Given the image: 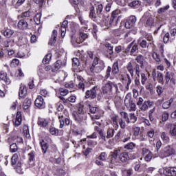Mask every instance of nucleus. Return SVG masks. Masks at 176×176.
Returning a JSON list of instances; mask_svg holds the SVG:
<instances>
[{
  "mask_svg": "<svg viewBox=\"0 0 176 176\" xmlns=\"http://www.w3.org/2000/svg\"><path fill=\"white\" fill-rule=\"evenodd\" d=\"M49 131L51 135H55V137L58 135V129H56L54 126H50Z\"/></svg>",
  "mask_w": 176,
  "mask_h": 176,
  "instance_id": "nucleus-45",
  "label": "nucleus"
},
{
  "mask_svg": "<svg viewBox=\"0 0 176 176\" xmlns=\"http://www.w3.org/2000/svg\"><path fill=\"white\" fill-rule=\"evenodd\" d=\"M85 30H87V27H82L80 30L79 38L76 40L77 43H82L85 42L87 38H89V35L83 32Z\"/></svg>",
  "mask_w": 176,
  "mask_h": 176,
  "instance_id": "nucleus-9",
  "label": "nucleus"
},
{
  "mask_svg": "<svg viewBox=\"0 0 176 176\" xmlns=\"http://www.w3.org/2000/svg\"><path fill=\"white\" fill-rule=\"evenodd\" d=\"M41 146L43 151V153H46L47 151V148H49V146H47V143L45 142V140H42L41 142Z\"/></svg>",
  "mask_w": 176,
  "mask_h": 176,
  "instance_id": "nucleus-46",
  "label": "nucleus"
},
{
  "mask_svg": "<svg viewBox=\"0 0 176 176\" xmlns=\"http://www.w3.org/2000/svg\"><path fill=\"white\" fill-rule=\"evenodd\" d=\"M55 52H56V53H55L56 57H61V56H63V54H64L63 49L56 50Z\"/></svg>",
  "mask_w": 176,
  "mask_h": 176,
  "instance_id": "nucleus-61",
  "label": "nucleus"
},
{
  "mask_svg": "<svg viewBox=\"0 0 176 176\" xmlns=\"http://www.w3.org/2000/svg\"><path fill=\"white\" fill-rule=\"evenodd\" d=\"M78 19H79V21H80V22L82 25H85L84 27H87V24L89 23L88 21L85 20L83 19V17H82L80 16H78Z\"/></svg>",
  "mask_w": 176,
  "mask_h": 176,
  "instance_id": "nucleus-63",
  "label": "nucleus"
},
{
  "mask_svg": "<svg viewBox=\"0 0 176 176\" xmlns=\"http://www.w3.org/2000/svg\"><path fill=\"white\" fill-rule=\"evenodd\" d=\"M153 105V102L151 100L144 101L143 104L139 107L140 111H148V108H151Z\"/></svg>",
  "mask_w": 176,
  "mask_h": 176,
  "instance_id": "nucleus-19",
  "label": "nucleus"
},
{
  "mask_svg": "<svg viewBox=\"0 0 176 176\" xmlns=\"http://www.w3.org/2000/svg\"><path fill=\"white\" fill-rule=\"evenodd\" d=\"M135 60L138 63V64H140V68L142 69H144V63H145V58H144V56H142V54H139L135 57Z\"/></svg>",
  "mask_w": 176,
  "mask_h": 176,
  "instance_id": "nucleus-22",
  "label": "nucleus"
},
{
  "mask_svg": "<svg viewBox=\"0 0 176 176\" xmlns=\"http://www.w3.org/2000/svg\"><path fill=\"white\" fill-rule=\"evenodd\" d=\"M19 155H17V153H15L12 155V157H11V164L12 166H13V167H14L15 166L17 165V164L19 163Z\"/></svg>",
  "mask_w": 176,
  "mask_h": 176,
  "instance_id": "nucleus-36",
  "label": "nucleus"
},
{
  "mask_svg": "<svg viewBox=\"0 0 176 176\" xmlns=\"http://www.w3.org/2000/svg\"><path fill=\"white\" fill-rule=\"evenodd\" d=\"M104 46L107 49V53H108L109 56H112V54H113V45H111L109 43H104Z\"/></svg>",
  "mask_w": 176,
  "mask_h": 176,
  "instance_id": "nucleus-31",
  "label": "nucleus"
},
{
  "mask_svg": "<svg viewBox=\"0 0 176 176\" xmlns=\"http://www.w3.org/2000/svg\"><path fill=\"white\" fill-rule=\"evenodd\" d=\"M85 113H87L85 112V111H83V105L80 104L78 107L76 115H80V114H85Z\"/></svg>",
  "mask_w": 176,
  "mask_h": 176,
  "instance_id": "nucleus-58",
  "label": "nucleus"
},
{
  "mask_svg": "<svg viewBox=\"0 0 176 176\" xmlns=\"http://www.w3.org/2000/svg\"><path fill=\"white\" fill-rule=\"evenodd\" d=\"M157 82H159V83H162L163 85L164 83L163 74H162L160 72H157Z\"/></svg>",
  "mask_w": 176,
  "mask_h": 176,
  "instance_id": "nucleus-54",
  "label": "nucleus"
},
{
  "mask_svg": "<svg viewBox=\"0 0 176 176\" xmlns=\"http://www.w3.org/2000/svg\"><path fill=\"white\" fill-rule=\"evenodd\" d=\"M68 25V21H64L61 25H58V27H60V35L62 38H64L65 36V32H67V27Z\"/></svg>",
  "mask_w": 176,
  "mask_h": 176,
  "instance_id": "nucleus-24",
  "label": "nucleus"
},
{
  "mask_svg": "<svg viewBox=\"0 0 176 176\" xmlns=\"http://www.w3.org/2000/svg\"><path fill=\"white\" fill-rule=\"evenodd\" d=\"M98 88L97 86H94L91 89V90H87L85 92V98H91V100H94V98H97V91Z\"/></svg>",
  "mask_w": 176,
  "mask_h": 176,
  "instance_id": "nucleus-7",
  "label": "nucleus"
},
{
  "mask_svg": "<svg viewBox=\"0 0 176 176\" xmlns=\"http://www.w3.org/2000/svg\"><path fill=\"white\" fill-rule=\"evenodd\" d=\"M101 13H102V5L99 4L96 8V10H94V7L90 8L89 17L91 20H93V21L97 23L98 21V16L100 17V16H101Z\"/></svg>",
  "mask_w": 176,
  "mask_h": 176,
  "instance_id": "nucleus-3",
  "label": "nucleus"
},
{
  "mask_svg": "<svg viewBox=\"0 0 176 176\" xmlns=\"http://www.w3.org/2000/svg\"><path fill=\"white\" fill-rule=\"evenodd\" d=\"M173 98H170V100L166 101L162 104V108L164 109H168V108L171 107V104H173Z\"/></svg>",
  "mask_w": 176,
  "mask_h": 176,
  "instance_id": "nucleus-42",
  "label": "nucleus"
},
{
  "mask_svg": "<svg viewBox=\"0 0 176 176\" xmlns=\"http://www.w3.org/2000/svg\"><path fill=\"white\" fill-rule=\"evenodd\" d=\"M32 16V12H31L30 10L25 11L21 14V18L27 21H32V18H31Z\"/></svg>",
  "mask_w": 176,
  "mask_h": 176,
  "instance_id": "nucleus-27",
  "label": "nucleus"
},
{
  "mask_svg": "<svg viewBox=\"0 0 176 176\" xmlns=\"http://www.w3.org/2000/svg\"><path fill=\"white\" fill-rule=\"evenodd\" d=\"M3 34L6 38H10V36L13 35L14 32L10 29H6L5 31L3 32Z\"/></svg>",
  "mask_w": 176,
  "mask_h": 176,
  "instance_id": "nucleus-47",
  "label": "nucleus"
},
{
  "mask_svg": "<svg viewBox=\"0 0 176 176\" xmlns=\"http://www.w3.org/2000/svg\"><path fill=\"white\" fill-rule=\"evenodd\" d=\"M166 83L170 82L173 85H175V80L174 79V73L167 72L165 75Z\"/></svg>",
  "mask_w": 176,
  "mask_h": 176,
  "instance_id": "nucleus-18",
  "label": "nucleus"
},
{
  "mask_svg": "<svg viewBox=\"0 0 176 176\" xmlns=\"http://www.w3.org/2000/svg\"><path fill=\"white\" fill-rule=\"evenodd\" d=\"M57 38V30H54L52 32V34L50 38V41L49 42V45H50L51 46H54V45L56 43V38Z\"/></svg>",
  "mask_w": 176,
  "mask_h": 176,
  "instance_id": "nucleus-29",
  "label": "nucleus"
},
{
  "mask_svg": "<svg viewBox=\"0 0 176 176\" xmlns=\"http://www.w3.org/2000/svg\"><path fill=\"white\" fill-rule=\"evenodd\" d=\"M168 176H176V167H170L166 170Z\"/></svg>",
  "mask_w": 176,
  "mask_h": 176,
  "instance_id": "nucleus-39",
  "label": "nucleus"
},
{
  "mask_svg": "<svg viewBox=\"0 0 176 176\" xmlns=\"http://www.w3.org/2000/svg\"><path fill=\"white\" fill-rule=\"evenodd\" d=\"M119 21H120V19L113 18V16H111L109 24L110 25H111V27H116V25H118Z\"/></svg>",
  "mask_w": 176,
  "mask_h": 176,
  "instance_id": "nucleus-38",
  "label": "nucleus"
},
{
  "mask_svg": "<svg viewBox=\"0 0 176 176\" xmlns=\"http://www.w3.org/2000/svg\"><path fill=\"white\" fill-rule=\"evenodd\" d=\"M34 104L37 108H39V109H43V108H45V101L43 100V98L41 96H38L34 101Z\"/></svg>",
  "mask_w": 176,
  "mask_h": 176,
  "instance_id": "nucleus-16",
  "label": "nucleus"
},
{
  "mask_svg": "<svg viewBox=\"0 0 176 176\" xmlns=\"http://www.w3.org/2000/svg\"><path fill=\"white\" fill-rule=\"evenodd\" d=\"M129 159V153L123 152L120 153L119 160H120L122 163H126Z\"/></svg>",
  "mask_w": 176,
  "mask_h": 176,
  "instance_id": "nucleus-28",
  "label": "nucleus"
},
{
  "mask_svg": "<svg viewBox=\"0 0 176 176\" xmlns=\"http://www.w3.org/2000/svg\"><path fill=\"white\" fill-rule=\"evenodd\" d=\"M37 124L40 127L46 129V128L49 127V125L50 124V119L38 117Z\"/></svg>",
  "mask_w": 176,
  "mask_h": 176,
  "instance_id": "nucleus-11",
  "label": "nucleus"
},
{
  "mask_svg": "<svg viewBox=\"0 0 176 176\" xmlns=\"http://www.w3.org/2000/svg\"><path fill=\"white\" fill-rule=\"evenodd\" d=\"M31 107V100L26 98L25 99L23 104V109H28Z\"/></svg>",
  "mask_w": 176,
  "mask_h": 176,
  "instance_id": "nucleus-43",
  "label": "nucleus"
},
{
  "mask_svg": "<svg viewBox=\"0 0 176 176\" xmlns=\"http://www.w3.org/2000/svg\"><path fill=\"white\" fill-rule=\"evenodd\" d=\"M115 89V90H118V85H116L113 82L108 81L102 87V91L104 96H106L107 98H112V90Z\"/></svg>",
  "mask_w": 176,
  "mask_h": 176,
  "instance_id": "nucleus-1",
  "label": "nucleus"
},
{
  "mask_svg": "<svg viewBox=\"0 0 176 176\" xmlns=\"http://www.w3.org/2000/svg\"><path fill=\"white\" fill-rule=\"evenodd\" d=\"M20 64V60L17 58H14L10 63V67H17Z\"/></svg>",
  "mask_w": 176,
  "mask_h": 176,
  "instance_id": "nucleus-62",
  "label": "nucleus"
},
{
  "mask_svg": "<svg viewBox=\"0 0 176 176\" xmlns=\"http://www.w3.org/2000/svg\"><path fill=\"white\" fill-rule=\"evenodd\" d=\"M21 122H23V118L21 117V112L18 111L16 113V117L14 121H13L14 125L15 127H19L20 124H21Z\"/></svg>",
  "mask_w": 176,
  "mask_h": 176,
  "instance_id": "nucleus-23",
  "label": "nucleus"
},
{
  "mask_svg": "<svg viewBox=\"0 0 176 176\" xmlns=\"http://www.w3.org/2000/svg\"><path fill=\"white\" fill-rule=\"evenodd\" d=\"M74 78L75 79H77V80H80V82L78 83V87L80 90H82V91H85V82H83V80H85V79H83V77H82V76H79L78 74H74Z\"/></svg>",
  "mask_w": 176,
  "mask_h": 176,
  "instance_id": "nucleus-17",
  "label": "nucleus"
},
{
  "mask_svg": "<svg viewBox=\"0 0 176 176\" xmlns=\"http://www.w3.org/2000/svg\"><path fill=\"white\" fill-rule=\"evenodd\" d=\"M172 155H175V150L171 146H166L164 147L158 154H155L154 157H161V159H164V157H168Z\"/></svg>",
  "mask_w": 176,
  "mask_h": 176,
  "instance_id": "nucleus-2",
  "label": "nucleus"
},
{
  "mask_svg": "<svg viewBox=\"0 0 176 176\" xmlns=\"http://www.w3.org/2000/svg\"><path fill=\"white\" fill-rule=\"evenodd\" d=\"M107 157H108V154L105 152H102L100 154V155L98 157V160L95 161V164H97V166H104V162L107 160Z\"/></svg>",
  "mask_w": 176,
  "mask_h": 176,
  "instance_id": "nucleus-12",
  "label": "nucleus"
},
{
  "mask_svg": "<svg viewBox=\"0 0 176 176\" xmlns=\"http://www.w3.org/2000/svg\"><path fill=\"white\" fill-rule=\"evenodd\" d=\"M137 22V17L135 16H131L125 22V28H133Z\"/></svg>",
  "mask_w": 176,
  "mask_h": 176,
  "instance_id": "nucleus-14",
  "label": "nucleus"
},
{
  "mask_svg": "<svg viewBox=\"0 0 176 176\" xmlns=\"http://www.w3.org/2000/svg\"><path fill=\"white\" fill-rule=\"evenodd\" d=\"M42 17V13L38 12L34 16V21L36 24L39 25L41 24V18Z\"/></svg>",
  "mask_w": 176,
  "mask_h": 176,
  "instance_id": "nucleus-52",
  "label": "nucleus"
},
{
  "mask_svg": "<svg viewBox=\"0 0 176 176\" xmlns=\"http://www.w3.org/2000/svg\"><path fill=\"white\" fill-rule=\"evenodd\" d=\"M142 155L144 156V160L145 162H151L153 159V157H155V155H157V153H155L154 155L152 154V151H149V149L146 148H142Z\"/></svg>",
  "mask_w": 176,
  "mask_h": 176,
  "instance_id": "nucleus-8",
  "label": "nucleus"
},
{
  "mask_svg": "<svg viewBox=\"0 0 176 176\" xmlns=\"http://www.w3.org/2000/svg\"><path fill=\"white\" fill-rule=\"evenodd\" d=\"M19 151V147L17 146V144L16 143H12L10 146V151L12 153H14L15 152H17Z\"/></svg>",
  "mask_w": 176,
  "mask_h": 176,
  "instance_id": "nucleus-50",
  "label": "nucleus"
},
{
  "mask_svg": "<svg viewBox=\"0 0 176 176\" xmlns=\"http://www.w3.org/2000/svg\"><path fill=\"white\" fill-rule=\"evenodd\" d=\"M59 93L60 94V96H67V94H68L69 91L68 89H65V88H60L59 89Z\"/></svg>",
  "mask_w": 176,
  "mask_h": 176,
  "instance_id": "nucleus-64",
  "label": "nucleus"
},
{
  "mask_svg": "<svg viewBox=\"0 0 176 176\" xmlns=\"http://www.w3.org/2000/svg\"><path fill=\"white\" fill-rule=\"evenodd\" d=\"M80 65V63L79 62V59L77 58H72V65L74 67V68H77V67H79Z\"/></svg>",
  "mask_w": 176,
  "mask_h": 176,
  "instance_id": "nucleus-56",
  "label": "nucleus"
},
{
  "mask_svg": "<svg viewBox=\"0 0 176 176\" xmlns=\"http://www.w3.org/2000/svg\"><path fill=\"white\" fill-rule=\"evenodd\" d=\"M115 135V129L112 128H109L107 131L106 138H112Z\"/></svg>",
  "mask_w": 176,
  "mask_h": 176,
  "instance_id": "nucleus-44",
  "label": "nucleus"
},
{
  "mask_svg": "<svg viewBox=\"0 0 176 176\" xmlns=\"http://www.w3.org/2000/svg\"><path fill=\"white\" fill-rule=\"evenodd\" d=\"M71 3L74 6L78 16H79V13H80V10H79V7L78 6L79 5V0H72Z\"/></svg>",
  "mask_w": 176,
  "mask_h": 176,
  "instance_id": "nucleus-35",
  "label": "nucleus"
},
{
  "mask_svg": "<svg viewBox=\"0 0 176 176\" xmlns=\"http://www.w3.org/2000/svg\"><path fill=\"white\" fill-rule=\"evenodd\" d=\"M113 75H116L119 74V63L118 61L115 62L112 66V71Z\"/></svg>",
  "mask_w": 176,
  "mask_h": 176,
  "instance_id": "nucleus-37",
  "label": "nucleus"
},
{
  "mask_svg": "<svg viewBox=\"0 0 176 176\" xmlns=\"http://www.w3.org/2000/svg\"><path fill=\"white\" fill-rule=\"evenodd\" d=\"M0 79L3 80L7 85H10V83H12L10 78H8V74L4 71L0 72Z\"/></svg>",
  "mask_w": 176,
  "mask_h": 176,
  "instance_id": "nucleus-21",
  "label": "nucleus"
},
{
  "mask_svg": "<svg viewBox=\"0 0 176 176\" xmlns=\"http://www.w3.org/2000/svg\"><path fill=\"white\" fill-rule=\"evenodd\" d=\"M56 175L58 176H64L65 175V170L61 169V168H58L55 171Z\"/></svg>",
  "mask_w": 176,
  "mask_h": 176,
  "instance_id": "nucleus-57",
  "label": "nucleus"
},
{
  "mask_svg": "<svg viewBox=\"0 0 176 176\" xmlns=\"http://www.w3.org/2000/svg\"><path fill=\"white\" fill-rule=\"evenodd\" d=\"M141 5V1L140 0H134L132 2L129 3V6L133 8V9H138L140 6Z\"/></svg>",
  "mask_w": 176,
  "mask_h": 176,
  "instance_id": "nucleus-33",
  "label": "nucleus"
},
{
  "mask_svg": "<svg viewBox=\"0 0 176 176\" xmlns=\"http://www.w3.org/2000/svg\"><path fill=\"white\" fill-rule=\"evenodd\" d=\"M52 60V54H47L43 59V64H47Z\"/></svg>",
  "mask_w": 176,
  "mask_h": 176,
  "instance_id": "nucleus-55",
  "label": "nucleus"
},
{
  "mask_svg": "<svg viewBox=\"0 0 176 176\" xmlns=\"http://www.w3.org/2000/svg\"><path fill=\"white\" fill-rule=\"evenodd\" d=\"M29 21H30L25 19L20 20L18 23V28H19V30H27V28H28Z\"/></svg>",
  "mask_w": 176,
  "mask_h": 176,
  "instance_id": "nucleus-25",
  "label": "nucleus"
},
{
  "mask_svg": "<svg viewBox=\"0 0 176 176\" xmlns=\"http://www.w3.org/2000/svg\"><path fill=\"white\" fill-rule=\"evenodd\" d=\"M120 155V150H114L113 152H111V160L110 162L111 164H116L118 163V156Z\"/></svg>",
  "mask_w": 176,
  "mask_h": 176,
  "instance_id": "nucleus-20",
  "label": "nucleus"
},
{
  "mask_svg": "<svg viewBox=\"0 0 176 176\" xmlns=\"http://www.w3.org/2000/svg\"><path fill=\"white\" fill-rule=\"evenodd\" d=\"M67 65V59H60L58 60L55 63L52 69V72H57L60 68H63V67H65Z\"/></svg>",
  "mask_w": 176,
  "mask_h": 176,
  "instance_id": "nucleus-6",
  "label": "nucleus"
},
{
  "mask_svg": "<svg viewBox=\"0 0 176 176\" xmlns=\"http://www.w3.org/2000/svg\"><path fill=\"white\" fill-rule=\"evenodd\" d=\"M105 68V63L102 61H99V63H97L95 66H90L89 68V72L91 74H100L102 69Z\"/></svg>",
  "mask_w": 176,
  "mask_h": 176,
  "instance_id": "nucleus-5",
  "label": "nucleus"
},
{
  "mask_svg": "<svg viewBox=\"0 0 176 176\" xmlns=\"http://www.w3.org/2000/svg\"><path fill=\"white\" fill-rule=\"evenodd\" d=\"M138 43L142 49H146V47H149V43H148L146 40H138Z\"/></svg>",
  "mask_w": 176,
  "mask_h": 176,
  "instance_id": "nucleus-40",
  "label": "nucleus"
},
{
  "mask_svg": "<svg viewBox=\"0 0 176 176\" xmlns=\"http://www.w3.org/2000/svg\"><path fill=\"white\" fill-rule=\"evenodd\" d=\"M89 112H91V113H96V115L91 116L92 120L94 122V120H98L100 118V109L98 107H93L91 105H89Z\"/></svg>",
  "mask_w": 176,
  "mask_h": 176,
  "instance_id": "nucleus-10",
  "label": "nucleus"
},
{
  "mask_svg": "<svg viewBox=\"0 0 176 176\" xmlns=\"http://www.w3.org/2000/svg\"><path fill=\"white\" fill-rule=\"evenodd\" d=\"M68 112L63 111V113H58V120L60 122V129H63L64 126H69L71 123V120H69V118H68V116L67 114Z\"/></svg>",
  "mask_w": 176,
  "mask_h": 176,
  "instance_id": "nucleus-4",
  "label": "nucleus"
},
{
  "mask_svg": "<svg viewBox=\"0 0 176 176\" xmlns=\"http://www.w3.org/2000/svg\"><path fill=\"white\" fill-rule=\"evenodd\" d=\"M19 97L23 98L24 96L27 95V87L25 86H21L19 89Z\"/></svg>",
  "mask_w": 176,
  "mask_h": 176,
  "instance_id": "nucleus-41",
  "label": "nucleus"
},
{
  "mask_svg": "<svg viewBox=\"0 0 176 176\" xmlns=\"http://www.w3.org/2000/svg\"><path fill=\"white\" fill-rule=\"evenodd\" d=\"M126 69L128 72L130 74L131 78L134 76V66H133V63L131 62L128 63L126 65Z\"/></svg>",
  "mask_w": 176,
  "mask_h": 176,
  "instance_id": "nucleus-34",
  "label": "nucleus"
},
{
  "mask_svg": "<svg viewBox=\"0 0 176 176\" xmlns=\"http://www.w3.org/2000/svg\"><path fill=\"white\" fill-rule=\"evenodd\" d=\"M170 134L173 136L176 135V122L170 124Z\"/></svg>",
  "mask_w": 176,
  "mask_h": 176,
  "instance_id": "nucleus-51",
  "label": "nucleus"
},
{
  "mask_svg": "<svg viewBox=\"0 0 176 176\" xmlns=\"http://www.w3.org/2000/svg\"><path fill=\"white\" fill-rule=\"evenodd\" d=\"M119 120H120V118H119L118 116H113L111 117V124L116 130L119 129Z\"/></svg>",
  "mask_w": 176,
  "mask_h": 176,
  "instance_id": "nucleus-26",
  "label": "nucleus"
},
{
  "mask_svg": "<svg viewBox=\"0 0 176 176\" xmlns=\"http://www.w3.org/2000/svg\"><path fill=\"white\" fill-rule=\"evenodd\" d=\"M119 14H120V10H115L112 12L111 17H113L115 19H122V16H119Z\"/></svg>",
  "mask_w": 176,
  "mask_h": 176,
  "instance_id": "nucleus-48",
  "label": "nucleus"
},
{
  "mask_svg": "<svg viewBox=\"0 0 176 176\" xmlns=\"http://www.w3.org/2000/svg\"><path fill=\"white\" fill-rule=\"evenodd\" d=\"M75 120L77 121L79 124H86V120H87V113L76 114L75 116Z\"/></svg>",
  "mask_w": 176,
  "mask_h": 176,
  "instance_id": "nucleus-15",
  "label": "nucleus"
},
{
  "mask_svg": "<svg viewBox=\"0 0 176 176\" xmlns=\"http://www.w3.org/2000/svg\"><path fill=\"white\" fill-rule=\"evenodd\" d=\"M161 138L163 140V141H165V142H168L170 141V138L167 136V133L165 132H162L161 134Z\"/></svg>",
  "mask_w": 176,
  "mask_h": 176,
  "instance_id": "nucleus-59",
  "label": "nucleus"
},
{
  "mask_svg": "<svg viewBox=\"0 0 176 176\" xmlns=\"http://www.w3.org/2000/svg\"><path fill=\"white\" fill-rule=\"evenodd\" d=\"M137 51H138V45L134 44V42L131 43L125 50L126 53H130L131 56H133Z\"/></svg>",
  "mask_w": 176,
  "mask_h": 176,
  "instance_id": "nucleus-13",
  "label": "nucleus"
},
{
  "mask_svg": "<svg viewBox=\"0 0 176 176\" xmlns=\"http://www.w3.org/2000/svg\"><path fill=\"white\" fill-rule=\"evenodd\" d=\"M124 149H127L128 151H132L133 148H135V144L133 142H129L124 145Z\"/></svg>",
  "mask_w": 176,
  "mask_h": 176,
  "instance_id": "nucleus-53",
  "label": "nucleus"
},
{
  "mask_svg": "<svg viewBox=\"0 0 176 176\" xmlns=\"http://www.w3.org/2000/svg\"><path fill=\"white\" fill-rule=\"evenodd\" d=\"M35 155H36V153L34 151H32L28 153V160H29L30 163H32V162H34Z\"/></svg>",
  "mask_w": 176,
  "mask_h": 176,
  "instance_id": "nucleus-49",
  "label": "nucleus"
},
{
  "mask_svg": "<svg viewBox=\"0 0 176 176\" xmlns=\"http://www.w3.org/2000/svg\"><path fill=\"white\" fill-rule=\"evenodd\" d=\"M130 122L131 123H135L137 122V116H135V113H131L130 114Z\"/></svg>",
  "mask_w": 176,
  "mask_h": 176,
  "instance_id": "nucleus-60",
  "label": "nucleus"
},
{
  "mask_svg": "<svg viewBox=\"0 0 176 176\" xmlns=\"http://www.w3.org/2000/svg\"><path fill=\"white\" fill-rule=\"evenodd\" d=\"M18 174H24V169H23V164L21 162H18L16 165L14 166Z\"/></svg>",
  "mask_w": 176,
  "mask_h": 176,
  "instance_id": "nucleus-32",
  "label": "nucleus"
},
{
  "mask_svg": "<svg viewBox=\"0 0 176 176\" xmlns=\"http://www.w3.org/2000/svg\"><path fill=\"white\" fill-rule=\"evenodd\" d=\"M155 24V19L151 16H147L145 21V27H152Z\"/></svg>",
  "mask_w": 176,
  "mask_h": 176,
  "instance_id": "nucleus-30",
  "label": "nucleus"
}]
</instances>
